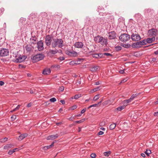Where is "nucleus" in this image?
Returning a JSON list of instances; mask_svg holds the SVG:
<instances>
[{
	"label": "nucleus",
	"mask_w": 158,
	"mask_h": 158,
	"mask_svg": "<svg viewBox=\"0 0 158 158\" xmlns=\"http://www.w3.org/2000/svg\"><path fill=\"white\" fill-rule=\"evenodd\" d=\"M53 41L51 44L52 48H54L57 47L61 48L64 46L63 41L61 39H54Z\"/></svg>",
	"instance_id": "f257e3e1"
},
{
	"label": "nucleus",
	"mask_w": 158,
	"mask_h": 158,
	"mask_svg": "<svg viewBox=\"0 0 158 158\" xmlns=\"http://www.w3.org/2000/svg\"><path fill=\"white\" fill-rule=\"evenodd\" d=\"M44 56V54L40 53L32 56L31 59L34 62H36L43 59Z\"/></svg>",
	"instance_id": "f03ea898"
},
{
	"label": "nucleus",
	"mask_w": 158,
	"mask_h": 158,
	"mask_svg": "<svg viewBox=\"0 0 158 158\" xmlns=\"http://www.w3.org/2000/svg\"><path fill=\"white\" fill-rule=\"evenodd\" d=\"M145 40H143L136 43H133L131 45L133 48H139L141 47L142 45L146 44Z\"/></svg>",
	"instance_id": "7ed1b4c3"
},
{
	"label": "nucleus",
	"mask_w": 158,
	"mask_h": 158,
	"mask_svg": "<svg viewBox=\"0 0 158 158\" xmlns=\"http://www.w3.org/2000/svg\"><path fill=\"white\" fill-rule=\"evenodd\" d=\"M130 39V35L125 33L122 34L119 37V40L122 42L127 41L129 40Z\"/></svg>",
	"instance_id": "20e7f679"
},
{
	"label": "nucleus",
	"mask_w": 158,
	"mask_h": 158,
	"mask_svg": "<svg viewBox=\"0 0 158 158\" xmlns=\"http://www.w3.org/2000/svg\"><path fill=\"white\" fill-rule=\"evenodd\" d=\"M157 32V30L154 28H152L149 30L148 31V33L149 36H152V37H155Z\"/></svg>",
	"instance_id": "39448f33"
},
{
	"label": "nucleus",
	"mask_w": 158,
	"mask_h": 158,
	"mask_svg": "<svg viewBox=\"0 0 158 158\" xmlns=\"http://www.w3.org/2000/svg\"><path fill=\"white\" fill-rule=\"evenodd\" d=\"M131 39L133 41H138L140 40L141 38L138 34L133 33L131 36Z\"/></svg>",
	"instance_id": "423d86ee"
},
{
	"label": "nucleus",
	"mask_w": 158,
	"mask_h": 158,
	"mask_svg": "<svg viewBox=\"0 0 158 158\" xmlns=\"http://www.w3.org/2000/svg\"><path fill=\"white\" fill-rule=\"evenodd\" d=\"M9 50L7 49L2 48L0 50V55L1 56H5L9 54Z\"/></svg>",
	"instance_id": "0eeeda50"
},
{
	"label": "nucleus",
	"mask_w": 158,
	"mask_h": 158,
	"mask_svg": "<svg viewBox=\"0 0 158 158\" xmlns=\"http://www.w3.org/2000/svg\"><path fill=\"white\" fill-rule=\"evenodd\" d=\"M98 38H99L98 43H100L102 45H106L107 44V40L103 37L100 36L98 35Z\"/></svg>",
	"instance_id": "6e6552de"
},
{
	"label": "nucleus",
	"mask_w": 158,
	"mask_h": 158,
	"mask_svg": "<svg viewBox=\"0 0 158 158\" xmlns=\"http://www.w3.org/2000/svg\"><path fill=\"white\" fill-rule=\"evenodd\" d=\"M45 39L46 44L47 46L50 45L52 41L51 36L49 35H47L46 36Z\"/></svg>",
	"instance_id": "1a4fd4ad"
},
{
	"label": "nucleus",
	"mask_w": 158,
	"mask_h": 158,
	"mask_svg": "<svg viewBox=\"0 0 158 158\" xmlns=\"http://www.w3.org/2000/svg\"><path fill=\"white\" fill-rule=\"evenodd\" d=\"M26 57L25 56L20 55L18 58L15 59L14 61L16 63L22 62L25 60Z\"/></svg>",
	"instance_id": "9d476101"
},
{
	"label": "nucleus",
	"mask_w": 158,
	"mask_h": 158,
	"mask_svg": "<svg viewBox=\"0 0 158 158\" xmlns=\"http://www.w3.org/2000/svg\"><path fill=\"white\" fill-rule=\"evenodd\" d=\"M24 50L28 53H30L33 51L34 49V47L31 45H27L24 48Z\"/></svg>",
	"instance_id": "9b49d317"
},
{
	"label": "nucleus",
	"mask_w": 158,
	"mask_h": 158,
	"mask_svg": "<svg viewBox=\"0 0 158 158\" xmlns=\"http://www.w3.org/2000/svg\"><path fill=\"white\" fill-rule=\"evenodd\" d=\"M37 48L39 51H41L43 50L44 48L43 47V43L42 40L39 41L37 43Z\"/></svg>",
	"instance_id": "f8f14e48"
},
{
	"label": "nucleus",
	"mask_w": 158,
	"mask_h": 158,
	"mask_svg": "<svg viewBox=\"0 0 158 158\" xmlns=\"http://www.w3.org/2000/svg\"><path fill=\"white\" fill-rule=\"evenodd\" d=\"M66 54L69 56H73V57H75L78 56V53L74 51H67L66 52Z\"/></svg>",
	"instance_id": "ddd939ff"
},
{
	"label": "nucleus",
	"mask_w": 158,
	"mask_h": 158,
	"mask_svg": "<svg viewBox=\"0 0 158 158\" xmlns=\"http://www.w3.org/2000/svg\"><path fill=\"white\" fill-rule=\"evenodd\" d=\"M109 34V38L110 39L112 40L114 39L116 36V33L114 31H112L108 33Z\"/></svg>",
	"instance_id": "4468645a"
},
{
	"label": "nucleus",
	"mask_w": 158,
	"mask_h": 158,
	"mask_svg": "<svg viewBox=\"0 0 158 158\" xmlns=\"http://www.w3.org/2000/svg\"><path fill=\"white\" fill-rule=\"evenodd\" d=\"M59 136L58 134H56L55 135H53L48 136L47 138V140H52L57 138Z\"/></svg>",
	"instance_id": "2eb2a0df"
},
{
	"label": "nucleus",
	"mask_w": 158,
	"mask_h": 158,
	"mask_svg": "<svg viewBox=\"0 0 158 158\" xmlns=\"http://www.w3.org/2000/svg\"><path fill=\"white\" fill-rule=\"evenodd\" d=\"M74 46L76 48H82L84 46V44L81 42H77L74 44Z\"/></svg>",
	"instance_id": "dca6fc26"
},
{
	"label": "nucleus",
	"mask_w": 158,
	"mask_h": 158,
	"mask_svg": "<svg viewBox=\"0 0 158 158\" xmlns=\"http://www.w3.org/2000/svg\"><path fill=\"white\" fill-rule=\"evenodd\" d=\"M99 69V67L98 66H92L90 67V70L92 72H95Z\"/></svg>",
	"instance_id": "f3484780"
},
{
	"label": "nucleus",
	"mask_w": 158,
	"mask_h": 158,
	"mask_svg": "<svg viewBox=\"0 0 158 158\" xmlns=\"http://www.w3.org/2000/svg\"><path fill=\"white\" fill-rule=\"evenodd\" d=\"M155 40V37H152V38H148L146 40H145L146 44L147 43H152Z\"/></svg>",
	"instance_id": "a211bd4d"
},
{
	"label": "nucleus",
	"mask_w": 158,
	"mask_h": 158,
	"mask_svg": "<svg viewBox=\"0 0 158 158\" xmlns=\"http://www.w3.org/2000/svg\"><path fill=\"white\" fill-rule=\"evenodd\" d=\"M37 14L35 13H32L30 15V18L32 20H35L37 18Z\"/></svg>",
	"instance_id": "6ab92c4d"
},
{
	"label": "nucleus",
	"mask_w": 158,
	"mask_h": 158,
	"mask_svg": "<svg viewBox=\"0 0 158 158\" xmlns=\"http://www.w3.org/2000/svg\"><path fill=\"white\" fill-rule=\"evenodd\" d=\"M92 56L94 58H101L103 56L102 54L101 53H96V54H92Z\"/></svg>",
	"instance_id": "aec40b11"
},
{
	"label": "nucleus",
	"mask_w": 158,
	"mask_h": 158,
	"mask_svg": "<svg viewBox=\"0 0 158 158\" xmlns=\"http://www.w3.org/2000/svg\"><path fill=\"white\" fill-rule=\"evenodd\" d=\"M51 73V70L50 69L46 68L43 72V74L44 75H47Z\"/></svg>",
	"instance_id": "412c9836"
},
{
	"label": "nucleus",
	"mask_w": 158,
	"mask_h": 158,
	"mask_svg": "<svg viewBox=\"0 0 158 158\" xmlns=\"http://www.w3.org/2000/svg\"><path fill=\"white\" fill-rule=\"evenodd\" d=\"M27 134L26 133H24L19 136L18 139L19 140H21L25 137H27Z\"/></svg>",
	"instance_id": "4be33fe9"
},
{
	"label": "nucleus",
	"mask_w": 158,
	"mask_h": 158,
	"mask_svg": "<svg viewBox=\"0 0 158 158\" xmlns=\"http://www.w3.org/2000/svg\"><path fill=\"white\" fill-rule=\"evenodd\" d=\"M54 142H53L50 145L45 146L43 147V149L44 150H47L48 149H49L53 147L54 145Z\"/></svg>",
	"instance_id": "5701e85b"
},
{
	"label": "nucleus",
	"mask_w": 158,
	"mask_h": 158,
	"mask_svg": "<svg viewBox=\"0 0 158 158\" xmlns=\"http://www.w3.org/2000/svg\"><path fill=\"white\" fill-rule=\"evenodd\" d=\"M14 147V145L12 144H7L5 145L4 147V149H8L10 148H13Z\"/></svg>",
	"instance_id": "b1692460"
},
{
	"label": "nucleus",
	"mask_w": 158,
	"mask_h": 158,
	"mask_svg": "<svg viewBox=\"0 0 158 158\" xmlns=\"http://www.w3.org/2000/svg\"><path fill=\"white\" fill-rule=\"evenodd\" d=\"M126 106H127V105L124 104L123 106L118 107L116 109L118 111H121V110L124 109Z\"/></svg>",
	"instance_id": "393cba45"
},
{
	"label": "nucleus",
	"mask_w": 158,
	"mask_h": 158,
	"mask_svg": "<svg viewBox=\"0 0 158 158\" xmlns=\"http://www.w3.org/2000/svg\"><path fill=\"white\" fill-rule=\"evenodd\" d=\"M58 52V50L57 49H55L54 50H50L49 53L52 54H55Z\"/></svg>",
	"instance_id": "a878e982"
},
{
	"label": "nucleus",
	"mask_w": 158,
	"mask_h": 158,
	"mask_svg": "<svg viewBox=\"0 0 158 158\" xmlns=\"http://www.w3.org/2000/svg\"><path fill=\"white\" fill-rule=\"evenodd\" d=\"M132 100L130 98L127 99H126L124 100L123 101V104L124 105H127V104L130 102H131Z\"/></svg>",
	"instance_id": "bb28decb"
},
{
	"label": "nucleus",
	"mask_w": 158,
	"mask_h": 158,
	"mask_svg": "<svg viewBox=\"0 0 158 158\" xmlns=\"http://www.w3.org/2000/svg\"><path fill=\"white\" fill-rule=\"evenodd\" d=\"M116 126V125L115 123H113L110 125L109 128L110 130H112Z\"/></svg>",
	"instance_id": "cd10ccee"
},
{
	"label": "nucleus",
	"mask_w": 158,
	"mask_h": 158,
	"mask_svg": "<svg viewBox=\"0 0 158 158\" xmlns=\"http://www.w3.org/2000/svg\"><path fill=\"white\" fill-rule=\"evenodd\" d=\"M121 46L126 48H129L131 46V45L129 44H121Z\"/></svg>",
	"instance_id": "c85d7f7f"
},
{
	"label": "nucleus",
	"mask_w": 158,
	"mask_h": 158,
	"mask_svg": "<svg viewBox=\"0 0 158 158\" xmlns=\"http://www.w3.org/2000/svg\"><path fill=\"white\" fill-rule=\"evenodd\" d=\"M77 106L76 105H74L71 107H70L69 109V110H73L77 108Z\"/></svg>",
	"instance_id": "c756f323"
},
{
	"label": "nucleus",
	"mask_w": 158,
	"mask_h": 158,
	"mask_svg": "<svg viewBox=\"0 0 158 158\" xmlns=\"http://www.w3.org/2000/svg\"><path fill=\"white\" fill-rule=\"evenodd\" d=\"M99 94H97L95 95L94 98L93 100L94 101H97L98 99H99Z\"/></svg>",
	"instance_id": "7c9ffc66"
},
{
	"label": "nucleus",
	"mask_w": 158,
	"mask_h": 158,
	"mask_svg": "<svg viewBox=\"0 0 158 158\" xmlns=\"http://www.w3.org/2000/svg\"><path fill=\"white\" fill-rule=\"evenodd\" d=\"M110 153L111 152L110 151H108L107 152H104L103 153V154L105 156H108Z\"/></svg>",
	"instance_id": "2f4dec72"
},
{
	"label": "nucleus",
	"mask_w": 158,
	"mask_h": 158,
	"mask_svg": "<svg viewBox=\"0 0 158 158\" xmlns=\"http://www.w3.org/2000/svg\"><path fill=\"white\" fill-rule=\"evenodd\" d=\"M122 47L120 46H116L115 47V50L117 51H119L121 50Z\"/></svg>",
	"instance_id": "473e14b6"
},
{
	"label": "nucleus",
	"mask_w": 158,
	"mask_h": 158,
	"mask_svg": "<svg viewBox=\"0 0 158 158\" xmlns=\"http://www.w3.org/2000/svg\"><path fill=\"white\" fill-rule=\"evenodd\" d=\"M151 153V151L150 150L147 149L145 152V153L148 156H149V154H150Z\"/></svg>",
	"instance_id": "72a5a7b5"
},
{
	"label": "nucleus",
	"mask_w": 158,
	"mask_h": 158,
	"mask_svg": "<svg viewBox=\"0 0 158 158\" xmlns=\"http://www.w3.org/2000/svg\"><path fill=\"white\" fill-rule=\"evenodd\" d=\"M104 8H102L101 6H99L98 7L97 11L99 12L100 10H104Z\"/></svg>",
	"instance_id": "f704fd0d"
},
{
	"label": "nucleus",
	"mask_w": 158,
	"mask_h": 158,
	"mask_svg": "<svg viewBox=\"0 0 158 158\" xmlns=\"http://www.w3.org/2000/svg\"><path fill=\"white\" fill-rule=\"evenodd\" d=\"M81 97V94H77L75 95L74 96V98L75 99H77L80 97Z\"/></svg>",
	"instance_id": "c9c22d12"
},
{
	"label": "nucleus",
	"mask_w": 158,
	"mask_h": 158,
	"mask_svg": "<svg viewBox=\"0 0 158 158\" xmlns=\"http://www.w3.org/2000/svg\"><path fill=\"white\" fill-rule=\"evenodd\" d=\"M52 67L53 68L59 69L60 68V66L59 65H54L52 66Z\"/></svg>",
	"instance_id": "e433bc0d"
},
{
	"label": "nucleus",
	"mask_w": 158,
	"mask_h": 158,
	"mask_svg": "<svg viewBox=\"0 0 158 158\" xmlns=\"http://www.w3.org/2000/svg\"><path fill=\"white\" fill-rule=\"evenodd\" d=\"M56 99L55 98H52L50 99L49 101L51 102H54L56 101Z\"/></svg>",
	"instance_id": "4c0bfd02"
},
{
	"label": "nucleus",
	"mask_w": 158,
	"mask_h": 158,
	"mask_svg": "<svg viewBox=\"0 0 158 158\" xmlns=\"http://www.w3.org/2000/svg\"><path fill=\"white\" fill-rule=\"evenodd\" d=\"M15 152V151H14V150H10L9 151V152H8V154L9 155H11Z\"/></svg>",
	"instance_id": "58836bf2"
},
{
	"label": "nucleus",
	"mask_w": 158,
	"mask_h": 158,
	"mask_svg": "<svg viewBox=\"0 0 158 158\" xmlns=\"http://www.w3.org/2000/svg\"><path fill=\"white\" fill-rule=\"evenodd\" d=\"M16 116L15 115H13L11 117L12 121H14L16 118Z\"/></svg>",
	"instance_id": "ea45409f"
},
{
	"label": "nucleus",
	"mask_w": 158,
	"mask_h": 158,
	"mask_svg": "<svg viewBox=\"0 0 158 158\" xmlns=\"http://www.w3.org/2000/svg\"><path fill=\"white\" fill-rule=\"evenodd\" d=\"M7 138H5L4 139H1V142L2 143L5 142L7 141Z\"/></svg>",
	"instance_id": "a19ab883"
},
{
	"label": "nucleus",
	"mask_w": 158,
	"mask_h": 158,
	"mask_svg": "<svg viewBox=\"0 0 158 158\" xmlns=\"http://www.w3.org/2000/svg\"><path fill=\"white\" fill-rule=\"evenodd\" d=\"M84 121H85V119H83L81 120H79V121H76L75 122L76 123H81L82 122H83Z\"/></svg>",
	"instance_id": "79ce46f5"
},
{
	"label": "nucleus",
	"mask_w": 158,
	"mask_h": 158,
	"mask_svg": "<svg viewBox=\"0 0 158 158\" xmlns=\"http://www.w3.org/2000/svg\"><path fill=\"white\" fill-rule=\"evenodd\" d=\"M41 15L42 16H44V17L47 16V13L45 12L41 13Z\"/></svg>",
	"instance_id": "37998d69"
},
{
	"label": "nucleus",
	"mask_w": 158,
	"mask_h": 158,
	"mask_svg": "<svg viewBox=\"0 0 158 158\" xmlns=\"http://www.w3.org/2000/svg\"><path fill=\"white\" fill-rule=\"evenodd\" d=\"M102 54L103 55H104L106 56H112V55L111 54L108 53H104L103 54Z\"/></svg>",
	"instance_id": "c03bdc74"
},
{
	"label": "nucleus",
	"mask_w": 158,
	"mask_h": 158,
	"mask_svg": "<svg viewBox=\"0 0 158 158\" xmlns=\"http://www.w3.org/2000/svg\"><path fill=\"white\" fill-rule=\"evenodd\" d=\"M97 105H98V104H96L92 105H91L90 106H89L88 108L89 109V108H91L92 107H96Z\"/></svg>",
	"instance_id": "a18cd8bd"
},
{
	"label": "nucleus",
	"mask_w": 158,
	"mask_h": 158,
	"mask_svg": "<svg viewBox=\"0 0 158 158\" xmlns=\"http://www.w3.org/2000/svg\"><path fill=\"white\" fill-rule=\"evenodd\" d=\"M64 87L63 86H62L60 88L59 90L60 91L62 92L64 90Z\"/></svg>",
	"instance_id": "49530a36"
},
{
	"label": "nucleus",
	"mask_w": 158,
	"mask_h": 158,
	"mask_svg": "<svg viewBox=\"0 0 158 158\" xmlns=\"http://www.w3.org/2000/svg\"><path fill=\"white\" fill-rule=\"evenodd\" d=\"M96 155L95 153H92L90 155V156L92 158H94L96 157Z\"/></svg>",
	"instance_id": "de8ad7c7"
},
{
	"label": "nucleus",
	"mask_w": 158,
	"mask_h": 158,
	"mask_svg": "<svg viewBox=\"0 0 158 158\" xmlns=\"http://www.w3.org/2000/svg\"><path fill=\"white\" fill-rule=\"evenodd\" d=\"M86 22L89 23L90 21V19L89 17H87L86 19Z\"/></svg>",
	"instance_id": "09e8293b"
},
{
	"label": "nucleus",
	"mask_w": 158,
	"mask_h": 158,
	"mask_svg": "<svg viewBox=\"0 0 158 158\" xmlns=\"http://www.w3.org/2000/svg\"><path fill=\"white\" fill-rule=\"evenodd\" d=\"M125 70V69H124L123 70H120L119 71V73L120 74H124V73H125L124 71Z\"/></svg>",
	"instance_id": "8fccbe9b"
},
{
	"label": "nucleus",
	"mask_w": 158,
	"mask_h": 158,
	"mask_svg": "<svg viewBox=\"0 0 158 158\" xmlns=\"http://www.w3.org/2000/svg\"><path fill=\"white\" fill-rule=\"evenodd\" d=\"M135 97H136L134 95V94H133L130 97V98L132 100Z\"/></svg>",
	"instance_id": "3c124183"
},
{
	"label": "nucleus",
	"mask_w": 158,
	"mask_h": 158,
	"mask_svg": "<svg viewBox=\"0 0 158 158\" xmlns=\"http://www.w3.org/2000/svg\"><path fill=\"white\" fill-rule=\"evenodd\" d=\"M99 87H98L97 88H94L92 89V91L93 92H95L98 90L99 89Z\"/></svg>",
	"instance_id": "603ef678"
},
{
	"label": "nucleus",
	"mask_w": 158,
	"mask_h": 158,
	"mask_svg": "<svg viewBox=\"0 0 158 158\" xmlns=\"http://www.w3.org/2000/svg\"><path fill=\"white\" fill-rule=\"evenodd\" d=\"M32 103L31 102H30L27 104V107H31L32 106Z\"/></svg>",
	"instance_id": "864d4df0"
},
{
	"label": "nucleus",
	"mask_w": 158,
	"mask_h": 158,
	"mask_svg": "<svg viewBox=\"0 0 158 158\" xmlns=\"http://www.w3.org/2000/svg\"><path fill=\"white\" fill-rule=\"evenodd\" d=\"M86 108H85V109H83V110H82L81 111V114H83L84 113L85 111H86Z\"/></svg>",
	"instance_id": "5fc2aeb1"
},
{
	"label": "nucleus",
	"mask_w": 158,
	"mask_h": 158,
	"mask_svg": "<svg viewBox=\"0 0 158 158\" xmlns=\"http://www.w3.org/2000/svg\"><path fill=\"white\" fill-rule=\"evenodd\" d=\"M58 59L60 60H64V58L63 57H60L58 58Z\"/></svg>",
	"instance_id": "6e6d98bb"
},
{
	"label": "nucleus",
	"mask_w": 158,
	"mask_h": 158,
	"mask_svg": "<svg viewBox=\"0 0 158 158\" xmlns=\"http://www.w3.org/2000/svg\"><path fill=\"white\" fill-rule=\"evenodd\" d=\"M99 38H98V36L97 37H95L94 38V40L95 41L98 42V40Z\"/></svg>",
	"instance_id": "4d7b16f0"
},
{
	"label": "nucleus",
	"mask_w": 158,
	"mask_h": 158,
	"mask_svg": "<svg viewBox=\"0 0 158 158\" xmlns=\"http://www.w3.org/2000/svg\"><path fill=\"white\" fill-rule=\"evenodd\" d=\"M20 106H21L20 105H19L17 106L15 108V109L16 110H19V109L20 107Z\"/></svg>",
	"instance_id": "13d9d810"
},
{
	"label": "nucleus",
	"mask_w": 158,
	"mask_h": 158,
	"mask_svg": "<svg viewBox=\"0 0 158 158\" xmlns=\"http://www.w3.org/2000/svg\"><path fill=\"white\" fill-rule=\"evenodd\" d=\"M104 133V132H103L102 131H100L98 133V135H103Z\"/></svg>",
	"instance_id": "bf43d9fd"
},
{
	"label": "nucleus",
	"mask_w": 158,
	"mask_h": 158,
	"mask_svg": "<svg viewBox=\"0 0 158 158\" xmlns=\"http://www.w3.org/2000/svg\"><path fill=\"white\" fill-rule=\"evenodd\" d=\"M154 115L155 116H158V111L156 112H155L154 114Z\"/></svg>",
	"instance_id": "052dcab7"
},
{
	"label": "nucleus",
	"mask_w": 158,
	"mask_h": 158,
	"mask_svg": "<svg viewBox=\"0 0 158 158\" xmlns=\"http://www.w3.org/2000/svg\"><path fill=\"white\" fill-rule=\"evenodd\" d=\"M4 84V82L2 81H0V85L2 86Z\"/></svg>",
	"instance_id": "680f3d73"
},
{
	"label": "nucleus",
	"mask_w": 158,
	"mask_h": 158,
	"mask_svg": "<svg viewBox=\"0 0 158 158\" xmlns=\"http://www.w3.org/2000/svg\"><path fill=\"white\" fill-rule=\"evenodd\" d=\"M60 102L62 103V104L64 105L65 104V102L64 100H61L60 101Z\"/></svg>",
	"instance_id": "e2e57ef3"
},
{
	"label": "nucleus",
	"mask_w": 158,
	"mask_h": 158,
	"mask_svg": "<svg viewBox=\"0 0 158 158\" xmlns=\"http://www.w3.org/2000/svg\"><path fill=\"white\" fill-rule=\"evenodd\" d=\"M100 84L99 81H97L95 82L94 85H99Z\"/></svg>",
	"instance_id": "0e129e2a"
},
{
	"label": "nucleus",
	"mask_w": 158,
	"mask_h": 158,
	"mask_svg": "<svg viewBox=\"0 0 158 158\" xmlns=\"http://www.w3.org/2000/svg\"><path fill=\"white\" fill-rule=\"evenodd\" d=\"M62 124V122H59V123H56V125H59V124Z\"/></svg>",
	"instance_id": "69168bd1"
},
{
	"label": "nucleus",
	"mask_w": 158,
	"mask_h": 158,
	"mask_svg": "<svg viewBox=\"0 0 158 158\" xmlns=\"http://www.w3.org/2000/svg\"><path fill=\"white\" fill-rule=\"evenodd\" d=\"M141 155L143 157H145V154L144 153H141Z\"/></svg>",
	"instance_id": "338daca9"
},
{
	"label": "nucleus",
	"mask_w": 158,
	"mask_h": 158,
	"mask_svg": "<svg viewBox=\"0 0 158 158\" xmlns=\"http://www.w3.org/2000/svg\"><path fill=\"white\" fill-rule=\"evenodd\" d=\"M154 53L156 55L158 54V50H157L156 51L154 52Z\"/></svg>",
	"instance_id": "774afa93"
}]
</instances>
